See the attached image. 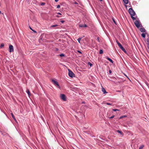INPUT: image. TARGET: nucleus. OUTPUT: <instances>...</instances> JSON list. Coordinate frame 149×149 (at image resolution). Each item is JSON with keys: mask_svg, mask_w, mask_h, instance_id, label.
Returning a JSON list of instances; mask_svg holds the SVG:
<instances>
[{"mask_svg": "<svg viewBox=\"0 0 149 149\" xmlns=\"http://www.w3.org/2000/svg\"><path fill=\"white\" fill-rule=\"evenodd\" d=\"M113 22H114L115 23H116L115 21V20H114V19H113Z\"/></svg>", "mask_w": 149, "mask_h": 149, "instance_id": "41", "label": "nucleus"}, {"mask_svg": "<svg viewBox=\"0 0 149 149\" xmlns=\"http://www.w3.org/2000/svg\"><path fill=\"white\" fill-rule=\"evenodd\" d=\"M11 114L12 116V118H13V119L15 120H16V119L15 117H14V115L12 113H11Z\"/></svg>", "mask_w": 149, "mask_h": 149, "instance_id": "14", "label": "nucleus"}, {"mask_svg": "<svg viewBox=\"0 0 149 149\" xmlns=\"http://www.w3.org/2000/svg\"><path fill=\"white\" fill-rule=\"evenodd\" d=\"M88 65H90V66H92V63H90V62H89L88 63Z\"/></svg>", "mask_w": 149, "mask_h": 149, "instance_id": "23", "label": "nucleus"}, {"mask_svg": "<svg viewBox=\"0 0 149 149\" xmlns=\"http://www.w3.org/2000/svg\"><path fill=\"white\" fill-rule=\"evenodd\" d=\"M140 31L141 32H145L146 30L144 28H141L140 29Z\"/></svg>", "mask_w": 149, "mask_h": 149, "instance_id": "9", "label": "nucleus"}, {"mask_svg": "<svg viewBox=\"0 0 149 149\" xmlns=\"http://www.w3.org/2000/svg\"><path fill=\"white\" fill-rule=\"evenodd\" d=\"M125 4H127L128 2V0H123Z\"/></svg>", "mask_w": 149, "mask_h": 149, "instance_id": "13", "label": "nucleus"}, {"mask_svg": "<svg viewBox=\"0 0 149 149\" xmlns=\"http://www.w3.org/2000/svg\"><path fill=\"white\" fill-rule=\"evenodd\" d=\"M119 47L125 53H126V51L125 50V49L121 45V44H120L119 45Z\"/></svg>", "mask_w": 149, "mask_h": 149, "instance_id": "7", "label": "nucleus"}, {"mask_svg": "<svg viewBox=\"0 0 149 149\" xmlns=\"http://www.w3.org/2000/svg\"><path fill=\"white\" fill-rule=\"evenodd\" d=\"M107 59L111 63H113V60L110 58L107 57Z\"/></svg>", "mask_w": 149, "mask_h": 149, "instance_id": "12", "label": "nucleus"}, {"mask_svg": "<svg viewBox=\"0 0 149 149\" xmlns=\"http://www.w3.org/2000/svg\"><path fill=\"white\" fill-rule=\"evenodd\" d=\"M100 1H102V0H99Z\"/></svg>", "mask_w": 149, "mask_h": 149, "instance_id": "43", "label": "nucleus"}, {"mask_svg": "<svg viewBox=\"0 0 149 149\" xmlns=\"http://www.w3.org/2000/svg\"><path fill=\"white\" fill-rule=\"evenodd\" d=\"M57 26L58 25L57 24L53 25H52L51 26L52 27H54Z\"/></svg>", "mask_w": 149, "mask_h": 149, "instance_id": "25", "label": "nucleus"}, {"mask_svg": "<svg viewBox=\"0 0 149 149\" xmlns=\"http://www.w3.org/2000/svg\"><path fill=\"white\" fill-rule=\"evenodd\" d=\"M77 52H79V53H80V54H81V51H80L78 50V51H77Z\"/></svg>", "mask_w": 149, "mask_h": 149, "instance_id": "33", "label": "nucleus"}, {"mask_svg": "<svg viewBox=\"0 0 149 149\" xmlns=\"http://www.w3.org/2000/svg\"><path fill=\"white\" fill-rule=\"evenodd\" d=\"M4 46V44H3L2 43L1 44L0 47L1 48H2Z\"/></svg>", "mask_w": 149, "mask_h": 149, "instance_id": "26", "label": "nucleus"}, {"mask_svg": "<svg viewBox=\"0 0 149 149\" xmlns=\"http://www.w3.org/2000/svg\"><path fill=\"white\" fill-rule=\"evenodd\" d=\"M141 36H142L143 38H145V37H146V34L145 33H143L142 34H141Z\"/></svg>", "mask_w": 149, "mask_h": 149, "instance_id": "15", "label": "nucleus"}, {"mask_svg": "<svg viewBox=\"0 0 149 149\" xmlns=\"http://www.w3.org/2000/svg\"><path fill=\"white\" fill-rule=\"evenodd\" d=\"M129 12L130 14V15L131 17L132 18V19L133 20H134L135 19H136V18L133 16H134L135 15L136 13L132 9V8H130L129 9Z\"/></svg>", "mask_w": 149, "mask_h": 149, "instance_id": "1", "label": "nucleus"}, {"mask_svg": "<svg viewBox=\"0 0 149 149\" xmlns=\"http://www.w3.org/2000/svg\"><path fill=\"white\" fill-rule=\"evenodd\" d=\"M68 75L71 77H74L75 76L74 74L70 70L68 69Z\"/></svg>", "mask_w": 149, "mask_h": 149, "instance_id": "2", "label": "nucleus"}, {"mask_svg": "<svg viewBox=\"0 0 149 149\" xmlns=\"http://www.w3.org/2000/svg\"><path fill=\"white\" fill-rule=\"evenodd\" d=\"M29 28L31 30H32V31H33V29L31 27L29 26Z\"/></svg>", "mask_w": 149, "mask_h": 149, "instance_id": "35", "label": "nucleus"}, {"mask_svg": "<svg viewBox=\"0 0 149 149\" xmlns=\"http://www.w3.org/2000/svg\"><path fill=\"white\" fill-rule=\"evenodd\" d=\"M97 40L98 42H100L99 38V37L97 38Z\"/></svg>", "mask_w": 149, "mask_h": 149, "instance_id": "32", "label": "nucleus"}, {"mask_svg": "<svg viewBox=\"0 0 149 149\" xmlns=\"http://www.w3.org/2000/svg\"><path fill=\"white\" fill-rule=\"evenodd\" d=\"M144 146L143 145H142L141 146H140L139 149H142Z\"/></svg>", "mask_w": 149, "mask_h": 149, "instance_id": "19", "label": "nucleus"}, {"mask_svg": "<svg viewBox=\"0 0 149 149\" xmlns=\"http://www.w3.org/2000/svg\"><path fill=\"white\" fill-rule=\"evenodd\" d=\"M61 98L64 101H65L66 100V97L64 94H62L60 95Z\"/></svg>", "mask_w": 149, "mask_h": 149, "instance_id": "5", "label": "nucleus"}, {"mask_svg": "<svg viewBox=\"0 0 149 149\" xmlns=\"http://www.w3.org/2000/svg\"><path fill=\"white\" fill-rule=\"evenodd\" d=\"M114 116L113 115L112 116H111V117H110L109 118H111V119L113 118H114Z\"/></svg>", "mask_w": 149, "mask_h": 149, "instance_id": "30", "label": "nucleus"}, {"mask_svg": "<svg viewBox=\"0 0 149 149\" xmlns=\"http://www.w3.org/2000/svg\"><path fill=\"white\" fill-rule=\"evenodd\" d=\"M60 56L61 57L64 56L65 55L63 54H60Z\"/></svg>", "mask_w": 149, "mask_h": 149, "instance_id": "22", "label": "nucleus"}, {"mask_svg": "<svg viewBox=\"0 0 149 149\" xmlns=\"http://www.w3.org/2000/svg\"><path fill=\"white\" fill-rule=\"evenodd\" d=\"M60 7V5H58L57 6V8H59Z\"/></svg>", "mask_w": 149, "mask_h": 149, "instance_id": "29", "label": "nucleus"}, {"mask_svg": "<svg viewBox=\"0 0 149 149\" xmlns=\"http://www.w3.org/2000/svg\"><path fill=\"white\" fill-rule=\"evenodd\" d=\"M58 15H61V13H58Z\"/></svg>", "mask_w": 149, "mask_h": 149, "instance_id": "39", "label": "nucleus"}, {"mask_svg": "<svg viewBox=\"0 0 149 149\" xmlns=\"http://www.w3.org/2000/svg\"><path fill=\"white\" fill-rule=\"evenodd\" d=\"M81 39V38H79L77 39V40L79 43H80V41Z\"/></svg>", "mask_w": 149, "mask_h": 149, "instance_id": "20", "label": "nucleus"}, {"mask_svg": "<svg viewBox=\"0 0 149 149\" xmlns=\"http://www.w3.org/2000/svg\"><path fill=\"white\" fill-rule=\"evenodd\" d=\"M1 13V11H0V13Z\"/></svg>", "mask_w": 149, "mask_h": 149, "instance_id": "45", "label": "nucleus"}, {"mask_svg": "<svg viewBox=\"0 0 149 149\" xmlns=\"http://www.w3.org/2000/svg\"><path fill=\"white\" fill-rule=\"evenodd\" d=\"M99 53H100V54H102L103 53V50H102V49H100V51Z\"/></svg>", "mask_w": 149, "mask_h": 149, "instance_id": "21", "label": "nucleus"}, {"mask_svg": "<svg viewBox=\"0 0 149 149\" xmlns=\"http://www.w3.org/2000/svg\"><path fill=\"white\" fill-rule=\"evenodd\" d=\"M33 31L34 32H35V33H36V31H35V30H33Z\"/></svg>", "mask_w": 149, "mask_h": 149, "instance_id": "37", "label": "nucleus"}, {"mask_svg": "<svg viewBox=\"0 0 149 149\" xmlns=\"http://www.w3.org/2000/svg\"><path fill=\"white\" fill-rule=\"evenodd\" d=\"M109 72L110 73H111L112 72L111 70H109Z\"/></svg>", "mask_w": 149, "mask_h": 149, "instance_id": "36", "label": "nucleus"}, {"mask_svg": "<svg viewBox=\"0 0 149 149\" xmlns=\"http://www.w3.org/2000/svg\"><path fill=\"white\" fill-rule=\"evenodd\" d=\"M45 3H42L41 4H40V5L42 6H43V5H45Z\"/></svg>", "mask_w": 149, "mask_h": 149, "instance_id": "27", "label": "nucleus"}, {"mask_svg": "<svg viewBox=\"0 0 149 149\" xmlns=\"http://www.w3.org/2000/svg\"><path fill=\"white\" fill-rule=\"evenodd\" d=\"M52 81L53 84L56 86H57L58 88H60V86L58 84V82L54 79H52Z\"/></svg>", "mask_w": 149, "mask_h": 149, "instance_id": "4", "label": "nucleus"}, {"mask_svg": "<svg viewBox=\"0 0 149 149\" xmlns=\"http://www.w3.org/2000/svg\"><path fill=\"white\" fill-rule=\"evenodd\" d=\"M124 126H125V127H126V126H125V125H124Z\"/></svg>", "mask_w": 149, "mask_h": 149, "instance_id": "44", "label": "nucleus"}, {"mask_svg": "<svg viewBox=\"0 0 149 149\" xmlns=\"http://www.w3.org/2000/svg\"><path fill=\"white\" fill-rule=\"evenodd\" d=\"M64 22H65L64 21H61V22L62 23H63Z\"/></svg>", "mask_w": 149, "mask_h": 149, "instance_id": "34", "label": "nucleus"}, {"mask_svg": "<svg viewBox=\"0 0 149 149\" xmlns=\"http://www.w3.org/2000/svg\"><path fill=\"white\" fill-rule=\"evenodd\" d=\"M58 0H55L56 2H57L58 1Z\"/></svg>", "mask_w": 149, "mask_h": 149, "instance_id": "38", "label": "nucleus"}, {"mask_svg": "<svg viewBox=\"0 0 149 149\" xmlns=\"http://www.w3.org/2000/svg\"><path fill=\"white\" fill-rule=\"evenodd\" d=\"M134 24L138 28L140 27V24L139 21L138 20H136L134 22Z\"/></svg>", "mask_w": 149, "mask_h": 149, "instance_id": "3", "label": "nucleus"}, {"mask_svg": "<svg viewBox=\"0 0 149 149\" xmlns=\"http://www.w3.org/2000/svg\"><path fill=\"white\" fill-rule=\"evenodd\" d=\"M82 103H83V104H85V102H84L83 101V102H82Z\"/></svg>", "mask_w": 149, "mask_h": 149, "instance_id": "40", "label": "nucleus"}, {"mask_svg": "<svg viewBox=\"0 0 149 149\" xmlns=\"http://www.w3.org/2000/svg\"><path fill=\"white\" fill-rule=\"evenodd\" d=\"M127 117V116L126 115H124L122 116H121L120 118L119 119H122V118H123L126 117Z\"/></svg>", "mask_w": 149, "mask_h": 149, "instance_id": "17", "label": "nucleus"}, {"mask_svg": "<svg viewBox=\"0 0 149 149\" xmlns=\"http://www.w3.org/2000/svg\"><path fill=\"white\" fill-rule=\"evenodd\" d=\"M113 110L114 111H119L120 110L118 109H113Z\"/></svg>", "mask_w": 149, "mask_h": 149, "instance_id": "28", "label": "nucleus"}, {"mask_svg": "<svg viewBox=\"0 0 149 149\" xmlns=\"http://www.w3.org/2000/svg\"><path fill=\"white\" fill-rule=\"evenodd\" d=\"M116 43H117V44L118 45V46H119V45L120 44L118 41V40H116Z\"/></svg>", "mask_w": 149, "mask_h": 149, "instance_id": "24", "label": "nucleus"}, {"mask_svg": "<svg viewBox=\"0 0 149 149\" xmlns=\"http://www.w3.org/2000/svg\"><path fill=\"white\" fill-rule=\"evenodd\" d=\"M106 104L107 105H111V104L110 103H107Z\"/></svg>", "mask_w": 149, "mask_h": 149, "instance_id": "31", "label": "nucleus"}, {"mask_svg": "<svg viewBox=\"0 0 149 149\" xmlns=\"http://www.w3.org/2000/svg\"><path fill=\"white\" fill-rule=\"evenodd\" d=\"M27 1L28 2H29L30 1V0H27Z\"/></svg>", "mask_w": 149, "mask_h": 149, "instance_id": "42", "label": "nucleus"}, {"mask_svg": "<svg viewBox=\"0 0 149 149\" xmlns=\"http://www.w3.org/2000/svg\"><path fill=\"white\" fill-rule=\"evenodd\" d=\"M119 47L125 53H126V51L125 50V49L121 45V44H120L119 45Z\"/></svg>", "mask_w": 149, "mask_h": 149, "instance_id": "8", "label": "nucleus"}, {"mask_svg": "<svg viewBox=\"0 0 149 149\" xmlns=\"http://www.w3.org/2000/svg\"><path fill=\"white\" fill-rule=\"evenodd\" d=\"M117 132L120 134H122V132L119 130H117Z\"/></svg>", "mask_w": 149, "mask_h": 149, "instance_id": "18", "label": "nucleus"}, {"mask_svg": "<svg viewBox=\"0 0 149 149\" xmlns=\"http://www.w3.org/2000/svg\"><path fill=\"white\" fill-rule=\"evenodd\" d=\"M9 52H13L14 51L13 47L12 45H10L9 46Z\"/></svg>", "mask_w": 149, "mask_h": 149, "instance_id": "6", "label": "nucleus"}, {"mask_svg": "<svg viewBox=\"0 0 149 149\" xmlns=\"http://www.w3.org/2000/svg\"><path fill=\"white\" fill-rule=\"evenodd\" d=\"M102 90L104 94H105V93H107V92L106 91V90L103 87L102 88Z\"/></svg>", "mask_w": 149, "mask_h": 149, "instance_id": "10", "label": "nucleus"}, {"mask_svg": "<svg viewBox=\"0 0 149 149\" xmlns=\"http://www.w3.org/2000/svg\"><path fill=\"white\" fill-rule=\"evenodd\" d=\"M26 92H27V93H28V94L29 95V96H30V92H29V90L28 89L26 91Z\"/></svg>", "mask_w": 149, "mask_h": 149, "instance_id": "16", "label": "nucleus"}, {"mask_svg": "<svg viewBox=\"0 0 149 149\" xmlns=\"http://www.w3.org/2000/svg\"><path fill=\"white\" fill-rule=\"evenodd\" d=\"M79 26L80 27H86L87 26L85 24L84 25L79 24Z\"/></svg>", "mask_w": 149, "mask_h": 149, "instance_id": "11", "label": "nucleus"}]
</instances>
